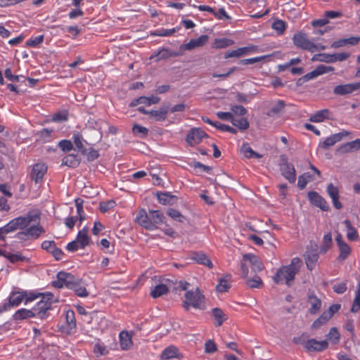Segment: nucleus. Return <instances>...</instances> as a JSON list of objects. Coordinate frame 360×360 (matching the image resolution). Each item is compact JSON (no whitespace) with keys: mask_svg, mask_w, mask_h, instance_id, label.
I'll use <instances>...</instances> for the list:
<instances>
[{"mask_svg":"<svg viewBox=\"0 0 360 360\" xmlns=\"http://www.w3.org/2000/svg\"><path fill=\"white\" fill-rule=\"evenodd\" d=\"M174 198V196L168 193H158L157 194L158 200L162 205L170 204Z\"/></svg>","mask_w":360,"mask_h":360,"instance_id":"49","label":"nucleus"},{"mask_svg":"<svg viewBox=\"0 0 360 360\" xmlns=\"http://www.w3.org/2000/svg\"><path fill=\"white\" fill-rule=\"evenodd\" d=\"M323 245L321 248V251L326 252L332 245V236L330 233H328L323 236Z\"/></svg>","mask_w":360,"mask_h":360,"instance_id":"57","label":"nucleus"},{"mask_svg":"<svg viewBox=\"0 0 360 360\" xmlns=\"http://www.w3.org/2000/svg\"><path fill=\"white\" fill-rule=\"evenodd\" d=\"M52 285L56 288L66 287L73 290L78 297H86L89 295L85 283L70 273L58 272L56 280L52 281Z\"/></svg>","mask_w":360,"mask_h":360,"instance_id":"1","label":"nucleus"},{"mask_svg":"<svg viewBox=\"0 0 360 360\" xmlns=\"http://www.w3.org/2000/svg\"><path fill=\"white\" fill-rule=\"evenodd\" d=\"M313 61H320L324 63H333L331 54L317 53L314 54L311 58Z\"/></svg>","mask_w":360,"mask_h":360,"instance_id":"53","label":"nucleus"},{"mask_svg":"<svg viewBox=\"0 0 360 360\" xmlns=\"http://www.w3.org/2000/svg\"><path fill=\"white\" fill-rule=\"evenodd\" d=\"M307 302L310 305L308 311L310 314H316L321 308V300L314 294L313 291L309 290L307 293Z\"/></svg>","mask_w":360,"mask_h":360,"instance_id":"16","label":"nucleus"},{"mask_svg":"<svg viewBox=\"0 0 360 360\" xmlns=\"http://www.w3.org/2000/svg\"><path fill=\"white\" fill-rule=\"evenodd\" d=\"M182 307L186 311H189L191 307L195 309H204L205 308V297L199 288L186 292Z\"/></svg>","mask_w":360,"mask_h":360,"instance_id":"3","label":"nucleus"},{"mask_svg":"<svg viewBox=\"0 0 360 360\" xmlns=\"http://www.w3.org/2000/svg\"><path fill=\"white\" fill-rule=\"evenodd\" d=\"M360 90V82L351 84H340L333 89L336 95H347Z\"/></svg>","mask_w":360,"mask_h":360,"instance_id":"10","label":"nucleus"},{"mask_svg":"<svg viewBox=\"0 0 360 360\" xmlns=\"http://www.w3.org/2000/svg\"><path fill=\"white\" fill-rule=\"evenodd\" d=\"M243 259L249 262L255 271H261L264 268L262 263L259 260L258 257L252 254H245L243 256Z\"/></svg>","mask_w":360,"mask_h":360,"instance_id":"30","label":"nucleus"},{"mask_svg":"<svg viewBox=\"0 0 360 360\" xmlns=\"http://www.w3.org/2000/svg\"><path fill=\"white\" fill-rule=\"evenodd\" d=\"M47 172V166L44 163H37L33 165L30 176L36 184L41 181Z\"/></svg>","mask_w":360,"mask_h":360,"instance_id":"17","label":"nucleus"},{"mask_svg":"<svg viewBox=\"0 0 360 360\" xmlns=\"http://www.w3.org/2000/svg\"><path fill=\"white\" fill-rule=\"evenodd\" d=\"M246 284L251 288H262L264 285L261 278L258 276H255L252 278H248Z\"/></svg>","mask_w":360,"mask_h":360,"instance_id":"47","label":"nucleus"},{"mask_svg":"<svg viewBox=\"0 0 360 360\" xmlns=\"http://www.w3.org/2000/svg\"><path fill=\"white\" fill-rule=\"evenodd\" d=\"M167 214L174 220L179 222H183L185 219V217L180 213V212L173 208H170L167 210Z\"/></svg>","mask_w":360,"mask_h":360,"instance_id":"55","label":"nucleus"},{"mask_svg":"<svg viewBox=\"0 0 360 360\" xmlns=\"http://www.w3.org/2000/svg\"><path fill=\"white\" fill-rule=\"evenodd\" d=\"M169 112V108L165 106L160 108L158 110L150 111V116L155 117L157 120H165Z\"/></svg>","mask_w":360,"mask_h":360,"instance_id":"41","label":"nucleus"},{"mask_svg":"<svg viewBox=\"0 0 360 360\" xmlns=\"http://www.w3.org/2000/svg\"><path fill=\"white\" fill-rule=\"evenodd\" d=\"M326 338L333 344L335 345L338 344L340 340V334L337 328L333 327L330 329Z\"/></svg>","mask_w":360,"mask_h":360,"instance_id":"45","label":"nucleus"},{"mask_svg":"<svg viewBox=\"0 0 360 360\" xmlns=\"http://www.w3.org/2000/svg\"><path fill=\"white\" fill-rule=\"evenodd\" d=\"M292 41L296 47L311 53L325 49L324 46L316 44L309 40L306 33L302 32L295 33L292 37Z\"/></svg>","mask_w":360,"mask_h":360,"instance_id":"4","label":"nucleus"},{"mask_svg":"<svg viewBox=\"0 0 360 360\" xmlns=\"http://www.w3.org/2000/svg\"><path fill=\"white\" fill-rule=\"evenodd\" d=\"M212 316L216 319L215 325L217 326H221L223 323L227 319V316L224 311L219 308H214L212 310Z\"/></svg>","mask_w":360,"mask_h":360,"instance_id":"40","label":"nucleus"},{"mask_svg":"<svg viewBox=\"0 0 360 360\" xmlns=\"http://www.w3.org/2000/svg\"><path fill=\"white\" fill-rule=\"evenodd\" d=\"M326 192L332 200L333 205L337 210L342 207V203L339 200V189L338 186H334L332 183L328 184Z\"/></svg>","mask_w":360,"mask_h":360,"instance_id":"18","label":"nucleus"},{"mask_svg":"<svg viewBox=\"0 0 360 360\" xmlns=\"http://www.w3.org/2000/svg\"><path fill=\"white\" fill-rule=\"evenodd\" d=\"M285 106V103L282 100H278L272 107L269 108L266 115L268 116H274L282 112Z\"/></svg>","mask_w":360,"mask_h":360,"instance_id":"39","label":"nucleus"},{"mask_svg":"<svg viewBox=\"0 0 360 360\" xmlns=\"http://www.w3.org/2000/svg\"><path fill=\"white\" fill-rule=\"evenodd\" d=\"M347 134V132L346 131L333 134L332 136L326 138L323 142L320 143L319 147H321L322 149L327 150L340 141L342 138Z\"/></svg>","mask_w":360,"mask_h":360,"instance_id":"20","label":"nucleus"},{"mask_svg":"<svg viewBox=\"0 0 360 360\" xmlns=\"http://www.w3.org/2000/svg\"><path fill=\"white\" fill-rule=\"evenodd\" d=\"M335 240L339 250V255L338 259L340 262L347 259L352 253L351 247L343 240L341 233H338L336 236Z\"/></svg>","mask_w":360,"mask_h":360,"instance_id":"7","label":"nucleus"},{"mask_svg":"<svg viewBox=\"0 0 360 360\" xmlns=\"http://www.w3.org/2000/svg\"><path fill=\"white\" fill-rule=\"evenodd\" d=\"M58 146L63 152H69L72 150L73 146L70 140L63 139L59 141Z\"/></svg>","mask_w":360,"mask_h":360,"instance_id":"64","label":"nucleus"},{"mask_svg":"<svg viewBox=\"0 0 360 360\" xmlns=\"http://www.w3.org/2000/svg\"><path fill=\"white\" fill-rule=\"evenodd\" d=\"M191 259L198 264L204 265L209 269H212L213 267L212 261L209 257L203 252H193Z\"/></svg>","mask_w":360,"mask_h":360,"instance_id":"25","label":"nucleus"},{"mask_svg":"<svg viewBox=\"0 0 360 360\" xmlns=\"http://www.w3.org/2000/svg\"><path fill=\"white\" fill-rule=\"evenodd\" d=\"M231 288L229 281L225 278H221L219 281V283L216 285V290L219 292H227Z\"/></svg>","mask_w":360,"mask_h":360,"instance_id":"51","label":"nucleus"},{"mask_svg":"<svg viewBox=\"0 0 360 360\" xmlns=\"http://www.w3.org/2000/svg\"><path fill=\"white\" fill-rule=\"evenodd\" d=\"M41 248L50 252L56 260L62 259L64 253L61 249L56 247L53 240H44L41 243Z\"/></svg>","mask_w":360,"mask_h":360,"instance_id":"11","label":"nucleus"},{"mask_svg":"<svg viewBox=\"0 0 360 360\" xmlns=\"http://www.w3.org/2000/svg\"><path fill=\"white\" fill-rule=\"evenodd\" d=\"M161 359L168 360L170 359H181V354L179 353V349L175 346H169L163 349L160 354Z\"/></svg>","mask_w":360,"mask_h":360,"instance_id":"22","label":"nucleus"},{"mask_svg":"<svg viewBox=\"0 0 360 360\" xmlns=\"http://www.w3.org/2000/svg\"><path fill=\"white\" fill-rule=\"evenodd\" d=\"M135 221L146 230L154 231V226L149 219V212H147L146 210L141 209L138 212Z\"/></svg>","mask_w":360,"mask_h":360,"instance_id":"14","label":"nucleus"},{"mask_svg":"<svg viewBox=\"0 0 360 360\" xmlns=\"http://www.w3.org/2000/svg\"><path fill=\"white\" fill-rule=\"evenodd\" d=\"M281 174L287 179L290 183L293 184L296 181V171L294 165L288 162H285L281 165Z\"/></svg>","mask_w":360,"mask_h":360,"instance_id":"12","label":"nucleus"},{"mask_svg":"<svg viewBox=\"0 0 360 360\" xmlns=\"http://www.w3.org/2000/svg\"><path fill=\"white\" fill-rule=\"evenodd\" d=\"M65 320L68 328L70 330L75 329L77 327L75 311L72 309H68L65 313Z\"/></svg>","mask_w":360,"mask_h":360,"instance_id":"42","label":"nucleus"},{"mask_svg":"<svg viewBox=\"0 0 360 360\" xmlns=\"http://www.w3.org/2000/svg\"><path fill=\"white\" fill-rule=\"evenodd\" d=\"M34 220V216L28 214L26 217H18L14 219L18 229H26Z\"/></svg>","mask_w":360,"mask_h":360,"instance_id":"35","label":"nucleus"},{"mask_svg":"<svg viewBox=\"0 0 360 360\" xmlns=\"http://www.w3.org/2000/svg\"><path fill=\"white\" fill-rule=\"evenodd\" d=\"M182 55L181 51H174L167 48H162L160 50L155 52L150 57V59L156 58V61L161 60H167L169 58L177 57Z\"/></svg>","mask_w":360,"mask_h":360,"instance_id":"15","label":"nucleus"},{"mask_svg":"<svg viewBox=\"0 0 360 360\" xmlns=\"http://www.w3.org/2000/svg\"><path fill=\"white\" fill-rule=\"evenodd\" d=\"M209 37L206 34L200 35L197 39H191L188 43L180 46L179 50L183 53L184 51H191L195 48L201 47L207 43Z\"/></svg>","mask_w":360,"mask_h":360,"instance_id":"9","label":"nucleus"},{"mask_svg":"<svg viewBox=\"0 0 360 360\" xmlns=\"http://www.w3.org/2000/svg\"><path fill=\"white\" fill-rule=\"evenodd\" d=\"M179 28H172V29H165L162 28L160 30H157L153 32L151 35L153 36H159V37H167L171 36L174 34Z\"/></svg>","mask_w":360,"mask_h":360,"instance_id":"48","label":"nucleus"},{"mask_svg":"<svg viewBox=\"0 0 360 360\" xmlns=\"http://www.w3.org/2000/svg\"><path fill=\"white\" fill-rule=\"evenodd\" d=\"M308 198L311 203L316 207H319L323 211L329 210L330 207L327 201L317 192L309 191L308 193Z\"/></svg>","mask_w":360,"mask_h":360,"instance_id":"13","label":"nucleus"},{"mask_svg":"<svg viewBox=\"0 0 360 360\" xmlns=\"http://www.w3.org/2000/svg\"><path fill=\"white\" fill-rule=\"evenodd\" d=\"M169 291L168 287L165 284H158L151 288L150 295L153 298H158L165 294Z\"/></svg>","mask_w":360,"mask_h":360,"instance_id":"37","label":"nucleus"},{"mask_svg":"<svg viewBox=\"0 0 360 360\" xmlns=\"http://www.w3.org/2000/svg\"><path fill=\"white\" fill-rule=\"evenodd\" d=\"M347 231V238L350 241H357L359 238L356 229L352 226V222L349 219L343 221Z\"/></svg>","mask_w":360,"mask_h":360,"instance_id":"29","label":"nucleus"},{"mask_svg":"<svg viewBox=\"0 0 360 360\" xmlns=\"http://www.w3.org/2000/svg\"><path fill=\"white\" fill-rule=\"evenodd\" d=\"M79 163L80 162L77 155L68 154L63 158L61 166L75 168L79 166Z\"/></svg>","mask_w":360,"mask_h":360,"instance_id":"32","label":"nucleus"},{"mask_svg":"<svg viewBox=\"0 0 360 360\" xmlns=\"http://www.w3.org/2000/svg\"><path fill=\"white\" fill-rule=\"evenodd\" d=\"M234 44V41L228 38H216L212 47L214 49H224Z\"/></svg>","mask_w":360,"mask_h":360,"instance_id":"36","label":"nucleus"},{"mask_svg":"<svg viewBox=\"0 0 360 360\" xmlns=\"http://www.w3.org/2000/svg\"><path fill=\"white\" fill-rule=\"evenodd\" d=\"M302 266V261L300 258H292L288 265H283L276 270L272 277L274 282L276 284L285 283L289 287L291 286Z\"/></svg>","mask_w":360,"mask_h":360,"instance_id":"2","label":"nucleus"},{"mask_svg":"<svg viewBox=\"0 0 360 360\" xmlns=\"http://www.w3.org/2000/svg\"><path fill=\"white\" fill-rule=\"evenodd\" d=\"M360 309V282L356 286L355 290V297L351 308L352 312H357Z\"/></svg>","mask_w":360,"mask_h":360,"instance_id":"46","label":"nucleus"},{"mask_svg":"<svg viewBox=\"0 0 360 360\" xmlns=\"http://www.w3.org/2000/svg\"><path fill=\"white\" fill-rule=\"evenodd\" d=\"M73 141L76 147L81 151L82 155L86 154V149L83 145V137L79 132L74 133L72 136Z\"/></svg>","mask_w":360,"mask_h":360,"instance_id":"43","label":"nucleus"},{"mask_svg":"<svg viewBox=\"0 0 360 360\" xmlns=\"http://www.w3.org/2000/svg\"><path fill=\"white\" fill-rule=\"evenodd\" d=\"M115 206V202L114 200H108L107 202H101L99 205L100 211L105 213L113 208Z\"/></svg>","mask_w":360,"mask_h":360,"instance_id":"62","label":"nucleus"},{"mask_svg":"<svg viewBox=\"0 0 360 360\" xmlns=\"http://www.w3.org/2000/svg\"><path fill=\"white\" fill-rule=\"evenodd\" d=\"M360 149V139H356L352 141L347 142L342 145L340 150L342 153H351Z\"/></svg>","mask_w":360,"mask_h":360,"instance_id":"34","label":"nucleus"},{"mask_svg":"<svg viewBox=\"0 0 360 360\" xmlns=\"http://www.w3.org/2000/svg\"><path fill=\"white\" fill-rule=\"evenodd\" d=\"M25 295H26L25 290L11 292L8 305L12 307L19 306L23 301L25 302Z\"/></svg>","mask_w":360,"mask_h":360,"instance_id":"21","label":"nucleus"},{"mask_svg":"<svg viewBox=\"0 0 360 360\" xmlns=\"http://www.w3.org/2000/svg\"><path fill=\"white\" fill-rule=\"evenodd\" d=\"M44 231L41 226L36 225L28 227L25 231L19 233V235L21 238H23L22 236H27L29 238L37 239Z\"/></svg>","mask_w":360,"mask_h":360,"instance_id":"19","label":"nucleus"},{"mask_svg":"<svg viewBox=\"0 0 360 360\" xmlns=\"http://www.w3.org/2000/svg\"><path fill=\"white\" fill-rule=\"evenodd\" d=\"M217 351V346L212 340H208L205 344V352L207 354H213Z\"/></svg>","mask_w":360,"mask_h":360,"instance_id":"61","label":"nucleus"},{"mask_svg":"<svg viewBox=\"0 0 360 360\" xmlns=\"http://www.w3.org/2000/svg\"><path fill=\"white\" fill-rule=\"evenodd\" d=\"M43 293L40 292H27L26 291V295H25V302L24 304H27L29 302H33L39 297H41Z\"/></svg>","mask_w":360,"mask_h":360,"instance_id":"60","label":"nucleus"},{"mask_svg":"<svg viewBox=\"0 0 360 360\" xmlns=\"http://www.w3.org/2000/svg\"><path fill=\"white\" fill-rule=\"evenodd\" d=\"M36 317L33 309H27L25 308H21L17 310L13 315V319L15 321H22L28 318Z\"/></svg>","mask_w":360,"mask_h":360,"instance_id":"27","label":"nucleus"},{"mask_svg":"<svg viewBox=\"0 0 360 360\" xmlns=\"http://www.w3.org/2000/svg\"><path fill=\"white\" fill-rule=\"evenodd\" d=\"M314 179V176L309 172L304 173L299 176L297 186L300 189H304L306 187L307 183L313 181Z\"/></svg>","mask_w":360,"mask_h":360,"instance_id":"44","label":"nucleus"},{"mask_svg":"<svg viewBox=\"0 0 360 360\" xmlns=\"http://www.w3.org/2000/svg\"><path fill=\"white\" fill-rule=\"evenodd\" d=\"M132 132L135 135H139L141 137H146L148 135V130L145 127L135 124L132 127Z\"/></svg>","mask_w":360,"mask_h":360,"instance_id":"54","label":"nucleus"},{"mask_svg":"<svg viewBox=\"0 0 360 360\" xmlns=\"http://www.w3.org/2000/svg\"><path fill=\"white\" fill-rule=\"evenodd\" d=\"M330 111L328 109H323L317 111L309 118V120L312 122H321L326 119L329 118Z\"/></svg>","mask_w":360,"mask_h":360,"instance_id":"38","label":"nucleus"},{"mask_svg":"<svg viewBox=\"0 0 360 360\" xmlns=\"http://www.w3.org/2000/svg\"><path fill=\"white\" fill-rule=\"evenodd\" d=\"M328 347V342L326 340H317L315 338L308 339L305 345V349L308 352H321Z\"/></svg>","mask_w":360,"mask_h":360,"instance_id":"8","label":"nucleus"},{"mask_svg":"<svg viewBox=\"0 0 360 360\" xmlns=\"http://www.w3.org/2000/svg\"><path fill=\"white\" fill-rule=\"evenodd\" d=\"M272 28L278 34H283L286 28V25L282 20H276L273 22Z\"/></svg>","mask_w":360,"mask_h":360,"instance_id":"58","label":"nucleus"},{"mask_svg":"<svg viewBox=\"0 0 360 360\" xmlns=\"http://www.w3.org/2000/svg\"><path fill=\"white\" fill-rule=\"evenodd\" d=\"M88 228H83L77 236L76 240L79 243L80 248H84L89 243L90 238L88 236Z\"/></svg>","mask_w":360,"mask_h":360,"instance_id":"31","label":"nucleus"},{"mask_svg":"<svg viewBox=\"0 0 360 360\" xmlns=\"http://www.w3.org/2000/svg\"><path fill=\"white\" fill-rule=\"evenodd\" d=\"M304 257L307 269L310 271L313 270L319 257L317 251L316 250H308Z\"/></svg>","mask_w":360,"mask_h":360,"instance_id":"23","label":"nucleus"},{"mask_svg":"<svg viewBox=\"0 0 360 360\" xmlns=\"http://www.w3.org/2000/svg\"><path fill=\"white\" fill-rule=\"evenodd\" d=\"M232 124L240 130H246L249 128V122L246 118L236 119L232 120Z\"/></svg>","mask_w":360,"mask_h":360,"instance_id":"50","label":"nucleus"},{"mask_svg":"<svg viewBox=\"0 0 360 360\" xmlns=\"http://www.w3.org/2000/svg\"><path fill=\"white\" fill-rule=\"evenodd\" d=\"M250 47H240L237 49L229 51L226 52L224 58L227 59L229 58H240L244 55H246L250 51Z\"/></svg>","mask_w":360,"mask_h":360,"instance_id":"33","label":"nucleus"},{"mask_svg":"<svg viewBox=\"0 0 360 360\" xmlns=\"http://www.w3.org/2000/svg\"><path fill=\"white\" fill-rule=\"evenodd\" d=\"M308 335L306 333H302L300 335L294 337L292 338V342L296 345H303L305 349L306 342L307 341Z\"/></svg>","mask_w":360,"mask_h":360,"instance_id":"63","label":"nucleus"},{"mask_svg":"<svg viewBox=\"0 0 360 360\" xmlns=\"http://www.w3.org/2000/svg\"><path fill=\"white\" fill-rule=\"evenodd\" d=\"M2 231L4 234H8L9 233H11L13 231H15V230L18 229L15 221H14V219L11 220L8 223H7L5 226L1 227Z\"/></svg>","mask_w":360,"mask_h":360,"instance_id":"56","label":"nucleus"},{"mask_svg":"<svg viewBox=\"0 0 360 360\" xmlns=\"http://www.w3.org/2000/svg\"><path fill=\"white\" fill-rule=\"evenodd\" d=\"M160 101V98L156 96H150V97H146V96H140L139 98L133 100L130 104V107H135L140 104H144L146 105H150L151 104L158 103Z\"/></svg>","mask_w":360,"mask_h":360,"instance_id":"26","label":"nucleus"},{"mask_svg":"<svg viewBox=\"0 0 360 360\" xmlns=\"http://www.w3.org/2000/svg\"><path fill=\"white\" fill-rule=\"evenodd\" d=\"M119 339L122 349L128 350L132 347L131 336L127 331H121L119 335Z\"/></svg>","mask_w":360,"mask_h":360,"instance_id":"28","label":"nucleus"},{"mask_svg":"<svg viewBox=\"0 0 360 360\" xmlns=\"http://www.w3.org/2000/svg\"><path fill=\"white\" fill-rule=\"evenodd\" d=\"M189 165L195 169H198L200 171L205 172L208 174H210L212 170V168L210 167L205 165L200 162H192L189 164Z\"/></svg>","mask_w":360,"mask_h":360,"instance_id":"59","label":"nucleus"},{"mask_svg":"<svg viewBox=\"0 0 360 360\" xmlns=\"http://www.w3.org/2000/svg\"><path fill=\"white\" fill-rule=\"evenodd\" d=\"M44 37L43 34L36 37H32L26 41V45L30 47H36L44 41Z\"/></svg>","mask_w":360,"mask_h":360,"instance_id":"52","label":"nucleus"},{"mask_svg":"<svg viewBox=\"0 0 360 360\" xmlns=\"http://www.w3.org/2000/svg\"><path fill=\"white\" fill-rule=\"evenodd\" d=\"M207 136V134L200 128L193 127L187 134L186 141L190 146H194Z\"/></svg>","mask_w":360,"mask_h":360,"instance_id":"6","label":"nucleus"},{"mask_svg":"<svg viewBox=\"0 0 360 360\" xmlns=\"http://www.w3.org/2000/svg\"><path fill=\"white\" fill-rule=\"evenodd\" d=\"M165 219L164 214L160 210H149V219L154 226V230L158 229V224L165 223Z\"/></svg>","mask_w":360,"mask_h":360,"instance_id":"24","label":"nucleus"},{"mask_svg":"<svg viewBox=\"0 0 360 360\" xmlns=\"http://www.w3.org/2000/svg\"><path fill=\"white\" fill-rule=\"evenodd\" d=\"M53 299V295L51 293L41 295L40 301L32 307L36 317L44 319L48 316L47 312L51 309Z\"/></svg>","mask_w":360,"mask_h":360,"instance_id":"5","label":"nucleus"}]
</instances>
